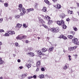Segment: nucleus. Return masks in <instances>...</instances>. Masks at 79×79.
Segmentation results:
<instances>
[{
	"instance_id": "6ab92c4d",
	"label": "nucleus",
	"mask_w": 79,
	"mask_h": 79,
	"mask_svg": "<svg viewBox=\"0 0 79 79\" xmlns=\"http://www.w3.org/2000/svg\"><path fill=\"white\" fill-rule=\"evenodd\" d=\"M53 49H54V47H50L49 48V50L50 51H52Z\"/></svg>"
},
{
	"instance_id": "e2e57ef3",
	"label": "nucleus",
	"mask_w": 79,
	"mask_h": 79,
	"mask_svg": "<svg viewBox=\"0 0 79 79\" xmlns=\"http://www.w3.org/2000/svg\"><path fill=\"white\" fill-rule=\"evenodd\" d=\"M2 2V0H0V2Z\"/></svg>"
},
{
	"instance_id": "a18cd8bd",
	"label": "nucleus",
	"mask_w": 79,
	"mask_h": 79,
	"mask_svg": "<svg viewBox=\"0 0 79 79\" xmlns=\"http://www.w3.org/2000/svg\"><path fill=\"white\" fill-rule=\"evenodd\" d=\"M31 53V52H28L27 53V55H30Z\"/></svg>"
},
{
	"instance_id": "a19ab883",
	"label": "nucleus",
	"mask_w": 79,
	"mask_h": 79,
	"mask_svg": "<svg viewBox=\"0 0 79 79\" xmlns=\"http://www.w3.org/2000/svg\"><path fill=\"white\" fill-rule=\"evenodd\" d=\"M27 78L28 79H31V78H33V77H32V76H30V77H28Z\"/></svg>"
},
{
	"instance_id": "ddd939ff",
	"label": "nucleus",
	"mask_w": 79,
	"mask_h": 79,
	"mask_svg": "<svg viewBox=\"0 0 79 79\" xmlns=\"http://www.w3.org/2000/svg\"><path fill=\"white\" fill-rule=\"evenodd\" d=\"M39 77L40 79H43L44 77V75L41 74L39 76Z\"/></svg>"
},
{
	"instance_id": "dca6fc26",
	"label": "nucleus",
	"mask_w": 79,
	"mask_h": 79,
	"mask_svg": "<svg viewBox=\"0 0 79 79\" xmlns=\"http://www.w3.org/2000/svg\"><path fill=\"white\" fill-rule=\"evenodd\" d=\"M39 21L41 23H44V20L40 18L39 19Z\"/></svg>"
},
{
	"instance_id": "3c124183",
	"label": "nucleus",
	"mask_w": 79,
	"mask_h": 79,
	"mask_svg": "<svg viewBox=\"0 0 79 79\" xmlns=\"http://www.w3.org/2000/svg\"><path fill=\"white\" fill-rule=\"evenodd\" d=\"M39 70V68H37V69H36V71L37 72H38V71Z\"/></svg>"
},
{
	"instance_id": "5fc2aeb1",
	"label": "nucleus",
	"mask_w": 79,
	"mask_h": 79,
	"mask_svg": "<svg viewBox=\"0 0 79 79\" xmlns=\"http://www.w3.org/2000/svg\"><path fill=\"white\" fill-rule=\"evenodd\" d=\"M19 68H20V69H23V66H20L19 67Z\"/></svg>"
},
{
	"instance_id": "de8ad7c7",
	"label": "nucleus",
	"mask_w": 79,
	"mask_h": 79,
	"mask_svg": "<svg viewBox=\"0 0 79 79\" xmlns=\"http://www.w3.org/2000/svg\"><path fill=\"white\" fill-rule=\"evenodd\" d=\"M45 77H49L48 76V75L47 74L45 75Z\"/></svg>"
},
{
	"instance_id": "9d476101",
	"label": "nucleus",
	"mask_w": 79,
	"mask_h": 79,
	"mask_svg": "<svg viewBox=\"0 0 79 79\" xmlns=\"http://www.w3.org/2000/svg\"><path fill=\"white\" fill-rule=\"evenodd\" d=\"M60 17L61 18H65V14H62L60 15Z\"/></svg>"
},
{
	"instance_id": "603ef678",
	"label": "nucleus",
	"mask_w": 79,
	"mask_h": 79,
	"mask_svg": "<svg viewBox=\"0 0 79 79\" xmlns=\"http://www.w3.org/2000/svg\"><path fill=\"white\" fill-rule=\"evenodd\" d=\"M35 8H37V4H35Z\"/></svg>"
},
{
	"instance_id": "4c0bfd02",
	"label": "nucleus",
	"mask_w": 79,
	"mask_h": 79,
	"mask_svg": "<svg viewBox=\"0 0 79 79\" xmlns=\"http://www.w3.org/2000/svg\"><path fill=\"white\" fill-rule=\"evenodd\" d=\"M72 48H73V50H75V49L77 48V46H75L73 47H72Z\"/></svg>"
},
{
	"instance_id": "c03bdc74",
	"label": "nucleus",
	"mask_w": 79,
	"mask_h": 79,
	"mask_svg": "<svg viewBox=\"0 0 79 79\" xmlns=\"http://www.w3.org/2000/svg\"><path fill=\"white\" fill-rule=\"evenodd\" d=\"M17 61L18 63H20L21 62V60L20 59H18Z\"/></svg>"
},
{
	"instance_id": "09e8293b",
	"label": "nucleus",
	"mask_w": 79,
	"mask_h": 79,
	"mask_svg": "<svg viewBox=\"0 0 79 79\" xmlns=\"http://www.w3.org/2000/svg\"><path fill=\"white\" fill-rule=\"evenodd\" d=\"M33 77H34V78H35H35H36V77H37V76H36V75H34L33 76Z\"/></svg>"
},
{
	"instance_id": "774afa93",
	"label": "nucleus",
	"mask_w": 79,
	"mask_h": 79,
	"mask_svg": "<svg viewBox=\"0 0 79 79\" xmlns=\"http://www.w3.org/2000/svg\"><path fill=\"white\" fill-rule=\"evenodd\" d=\"M78 15L79 16V12L78 13Z\"/></svg>"
},
{
	"instance_id": "39448f33",
	"label": "nucleus",
	"mask_w": 79,
	"mask_h": 79,
	"mask_svg": "<svg viewBox=\"0 0 79 79\" xmlns=\"http://www.w3.org/2000/svg\"><path fill=\"white\" fill-rule=\"evenodd\" d=\"M27 37L25 35H19L18 37L17 38V39H19L20 40H22V39H24Z\"/></svg>"
},
{
	"instance_id": "20e7f679",
	"label": "nucleus",
	"mask_w": 79,
	"mask_h": 79,
	"mask_svg": "<svg viewBox=\"0 0 79 79\" xmlns=\"http://www.w3.org/2000/svg\"><path fill=\"white\" fill-rule=\"evenodd\" d=\"M15 32L13 31H8L7 33H6L5 34V36H9L10 35L15 34Z\"/></svg>"
},
{
	"instance_id": "412c9836",
	"label": "nucleus",
	"mask_w": 79,
	"mask_h": 79,
	"mask_svg": "<svg viewBox=\"0 0 79 79\" xmlns=\"http://www.w3.org/2000/svg\"><path fill=\"white\" fill-rule=\"evenodd\" d=\"M61 6L60 5V4H58L57 5L56 8H57L58 9H60V8H61Z\"/></svg>"
},
{
	"instance_id": "052dcab7",
	"label": "nucleus",
	"mask_w": 79,
	"mask_h": 79,
	"mask_svg": "<svg viewBox=\"0 0 79 79\" xmlns=\"http://www.w3.org/2000/svg\"><path fill=\"white\" fill-rule=\"evenodd\" d=\"M0 79H3V78H2V77H0Z\"/></svg>"
},
{
	"instance_id": "6e6d98bb",
	"label": "nucleus",
	"mask_w": 79,
	"mask_h": 79,
	"mask_svg": "<svg viewBox=\"0 0 79 79\" xmlns=\"http://www.w3.org/2000/svg\"><path fill=\"white\" fill-rule=\"evenodd\" d=\"M2 42H0V45H2Z\"/></svg>"
},
{
	"instance_id": "37998d69",
	"label": "nucleus",
	"mask_w": 79,
	"mask_h": 79,
	"mask_svg": "<svg viewBox=\"0 0 79 79\" xmlns=\"http://www.w3.org/2000/svg\"><path fill=\"white\" fill-rule=\"evenodd\" d=\"M66 20L67 21H70V19L69 18H68L66 19Z\"/></svg>"
},
{
	"instance_id": "4468645a",
	"label": "nucleus",
	"mask_w": 79,
	"mask_h": 79,
	"mask_svg": "<svg viewBox=\"0 0 79 79\" xmlns=\"http://www.w3.org/2000/svg\"><path fill=\"white\" fill-rule=\"evenodd\" d=\"M31 50H32V47L28 48L27 50H26V51H27V52H28V51H31Z\"/></svg>"
},
{
	"instance_id": "393cba45",
	"label": "nucleus",
	"mask_w": 79,
	"mask_h": 79,
	"mask_svg": "<svg viewBox=\"0 0 79 79\" xmlns=\"http://www.w3.org/2000/svg\"><path fill=\"white\" fill-rule=\"evenodd\" d=\"M67 68H68V66H67L66 65H65V66H64L63 68V69H65V70Z\"/></svg>"
},
{
	"instance_id": "423d86ee",
	"label": "nucleus",
	"mask_w": 79,
	"mask_h": 79,
	"mask_svg": "<svg viewBox=\"0 0 79 79\" xmlns=\"http://www.w3.org/2000/svg\"><path fill=\"white\" fill-rule=\"evenodd\" d=\"M73 40L75 45H79V42L77 41V39L74 38V39H73Z\"/></svg>"
},
{
	"instance_id": "49530a36",
	"label": "nucleus",
	"mask_w": 79,
	"mask_h": 79,
	"mask_svg": "<svg viewBox=\"0 0 79 79\" xmlns=\"http://www.w3.org/2000/svg\"><path fill=\"white\" fill-rule=\"evenodd\" d=\"M21 77H23V78H24V77H25V76L24 75L23 76V74L21 76Z\"/></svg>"
},
{
	"instance_id": "c9c22d12",
	"label": "nucleus",
	"mask_w": 79,
	"mask_h": 79,
	"mask_svg": "<svg viewBox=\"0 0 79 79\" xmlns=\"http://www.w3.org/2000/svg\"><path fill=\"white\" fill-rule=\"evenodd\" d=\"M5 31H4V30L3 29H0V32H4Z\"/></svg>"
},
{
	"instance_id": "c85d7f7f",
	"label": "nucleus",
	"mask_w": 79,
	"mask_h": 79,
	"mask_svg": "<svg viewBox=\"0 0 79 79\" xmlns=\"http://www.w3.org/2000/svg\"><path fill=\"white\" fill-rule=\"evenodd\" d=\"M30 56H31V57H32L34 56V54L32 53V52H31V53H30Z\"/></svg>"
},
{
	"instance_id": "b1692460",
	"label": "nucleus",
	"mask_w": 79,
	"mask_h": 79,
	"mask_svg": "<svg viewBox=\"0 0 79 79\" xmlns=\"http://www.w3.org/2000/svg\"><path fill=\"white\" fill-rule=\"evenodd\" d=\"M4 6L5 7H7L8 6V4L7 3H4Z\"/></svg>"
},
{
	"instance_id": "f03ea898",
	"label": "nucleus",
	"mask_w": 79,
	"mask_h": 79,
	"mask_svg": "<svg viewBox=\"0 0 79 79\" xmlns=\"http://www.w3.org/2000/svg\"><path fill=\"white\" fill-rule=\"evenodd\" d=\"M57 24L59 25V26H63V28L64 29H65L66 27H67L66 26V25H65L64 21L63 20H61L60 21H58L57 22Z\"/></svg>"
},
{
	"instance_id": "f257e3e1",
	"label": "nucleus",
	"mask_w": 79,
	"mask_h": 79,
	"mask_svg": "<svg viewBox=\"0 0 79 79\" xmlns=\"http://www.w3.org/2000/svg\"><path fill=\"white\" fill-rule=\"evenodd\" d=\"M19 7L18 8V10H19V11L21 12V10L22 11L20 14V16H23V15L26 13V10L24 8L22 7L23 5L21 4H19Z\"/></svg>"
},
{
	"instance_id": "4d7b16f0",
	"label": "nucleus",
	"mask_w": 79,
	"mask_h": 79,
	"mask_svg": "<svg viewBox=\"0 0 79 79\" xmlns=\"http://www.w3.org/2000/svg\"><path fill=\"white\" fill-rule=\"evenodd\" d=\"M69 61H71V58H69Z\"/></svg>"
},
{
	"instance_id": "0eeeda50",
	"label": "nucleus",
	"mask_w": 79,
	"mask_h": 79,
	"mask_svg": "<svg viewBox=\"0 0 79 79\" xmlns=\"http://www.w3.org/2000/svg\"><path fill=\"white\" fill-rule=\"evenodd\" d=\"M50 31H52L53 33H56V32H58V29H55L52 28L50 29Z\"/></svg>"
},
{
	"instance_id": "69168bd1",
	"label": "nucleus",
	"mask_w": 79,
	"mask_h": 79,
	"mask_svg": "<svg viewBox=\"0 0 79 79\" xmlns=\"http://www.w3.org/2000/svg\"><path fill=\"white\" fill-rule=\"evenodd\" d=\"M2 49L1 47L0 46V50H1V49Z\"/></svg>"
},
{
	"instance_id": "79ce46f5",
	"label": "nucleus",
	"mask_w": 79,
	"mask_h": 79,
	"mask_svg": "<svg viewBox=\"0 0 79 79\" xmlns=\"http://www.w3.org/2000/svg\"><path fill=\"white\" fill-rule=\"evenodd\" d=\"M27 73H25L24 74H23V76H24L25 77H26V76H27Z\"/></svg>"
},
{
	"instance_id": "bb28decb",
	"label": "nucleus",
	"mask_w": 79,
	"mask_h": 79,
	"mask_svg": "<svg viewBox=\"0 0 79 79\" xmlns=\"http://www.w3.org/2000/svg\"><path fill=\"white\" fill-rule=\"evenodd\" d=\"M70 33L71 34H72L73 35H75V32L74 31H72L70 32Z\"/></svg>"
},
{
	"instance_id": "a878e982",
	"label": "nucleus",
	"mask_w": 79,
	"mask_h": 79,
	"mask_svg": "<svg viewBox=\"0 0 79 79\" xmlns=\"http://www.w3.org/2000/svg\"><path fill=\"white\" fill-rule=\"evenodd\" d=\"M38 53H40V55H43V53H42V51H41L40 50L39 51H38Z\"/></svg>"
},
{
	"instance_id": "aec40b11",
	"label": "nucleus",
	"mask_w": 79,
	"mask_h": 79,
	"mask_svg": "<svg viewBox=\"0 0 79 79\" xmlns=\"http://www.w3.org/2000/svg\"><path fill=\"white\" fill-rule=\"evenodd\" d=\"M73 11H71L70 10H69V11H68V14H70L71 15H72V14H73Z\"/></svg>"
},
{
	"instance_id": "0e129e2a",
	"label": "nucleus",
	"mask_w": 79,
	"mask_h": 79,
	"mask_svg": "<svg viewBox=\"0 0 79 79\" xmlns=\"http://www.w3.org/2000/svg\"><path fill=\"white\" fill-rule=\"evenodd\" d=\"M38 39H40V37H38Z\"/></svg>"
},
{
	"instance_id": "1a4fd4ad",
	"label": "nucleus",
	"mask_w": 79,
	"mask_h": 79,
	"mask_svg": "<svg viewBox=\"0 0 79 79\" xmlns=\"http://www.w3.org/2000/svg\"><path fill=\"white\" fill-rule=\"evenodd\" d=\"M40 61H37V64H36V66L37 67H40Z\"/></svg>"
},
{
	"instance_id": "a211bd4d",
	"label": "nucleus",
	"mask_w": 79,
	"mask_h": 79,
	"mask_svg": "<svg viewBox=\"0 0 79 79\" xmlns=\"http://www.w3.org/2000/svg\"><path fill=\"white\" fill-rule=\"evenodd\" d=\"M27 10L28 12H30V11H34V9H27Z\"/></svg>"
},
{
	"instance_id": "13d9d810",
	"label": "nucleus",
	"mask_w": 79,
	"mask_h": 79,
	"mask_svg": "<svg viewBox=\"0 0 79 79\" xmlns=\"http://www.w3.org/2000/svg\"><path fill=\"white\" fill-rule=\"evenodd\" d=\"M68 57H69V58H71V56L69 55V56H68Z\"/></svg>"
},
{
	"instance_id": "4be33fe9",
	"label": "nucleus",
	"mask_w": 79,
	"mask_h": 79,
	"mask_svg": "<svg viewBox=\"0 0 79 79\" xmlns=\"http://www.w3.org/2000/svg\"><path fill=\"white\" fill-rule=\"evenodd\" d=\"M61 38H62L63 39H64V40L67 39V37L66 36H64L63 35H62H62Z\"/></svg>"
},
{
	"instance_id": "72a5a7b5",
	"label": "nucleus",
	"mask_w": 79,
	"mask_h": 79,
	"mask_svg": "<svg viewBox=\"0 0 79 79\" xmlns=\"http://www.w3.org/2000/svg\"><path fill=\"white\" fill-rule=\"evenodd\" d=\"M3 19L2 18H1L0 19V23H2V22H3Z\"/></svg>"
},
{
	"instance_id": "9b49d317",
	"label": "nucleus",
	"mask_w": 79,
	"mask_h": 79,
	"mask_svg": "<svg viewBox=\"0 0 79 79\" xmlns=\"http://www.w3.org/2000/svg\"><path fill=\"white\" fill-rule=\"evenodd\" d=\"M14 17L15 19H17L19 18L20 16L19 15H16Z\"/></svg>"
},
{
	"instance_id": "f704fd0d",
	"label": "nucleus",
	"mask_w": 79,
	"mask_h": 79,
	"mask_svg": "<svg viewBox=\"0 0 79 79\" xmlns=\"http://www.w3.org/2000/svg\"><path fill=\"white\" fill-rule=\"evenodd\" d=\"M23 26L24 27H25V28H26L27 27V26H26V24L24 23L23 25Z\"/></svg>"
},
{
	"instance_id": "5701e85b",
	"label": "nucleus",
	"mask_w": 79,
	"mask_h": 79,
	"mask_svg": "<svg viewBox=\"0 0 79 79\" xmlns=\"http://www.w3.org/2000/svg\"><path fill=\"white\" fill-rule=\"evenodd\" d=\"M44 2L45 3H46L48 5V4L50 3V2H49L48 0H44Z\"/></svg>"
},
{
	"instance_id": "680f3d73",
	"label": "nucleus",
	"mask_w": 79,
	"mask_h": 79,
	"mask_svg": "<svg viewBox=\"0 0 79 79\" xmlns=\"http://www.w3.org/2000/svg\"><path fill=\"white\" fill-rule=\"evenodd\" d=\"M2 15H1V14H0V17L1 16H2Z\"/></svg>"
},
{
	"instance_id": "8fccbe9b",
	"label": "nucleus",
	"mask_w": 79,
	"mask_h": 79,
	"mask_svg": "<svg viewBox=\"0 0 79 79\" xmlns=\"http://www.w3.org/2000/svg\"><path fill=\"white\" fill-rule=\"evenodd\" d=\"M26 44H28V43H29V41L28 40H26Z\"/></svg>"
},
{
	"instance_id": "f8f14e48",
	"label": "nucleus",
	"mask_w": 79,
	"mask_h": 79,
	"mask_svg": "<svg viewBox=\"0 0 79 79\" xmlns=\"http://www.w3.org/2000/svg\"><path fill=\"white\" fill-rule=\"evenodd\" d=\"M21 26H22V25L19 23H18L16 26L17 27H18L19 28H20Z\"/></svg>"
},
{
	"instance_id": "6e6552de",
	"label": "nucleus",
	"mask_w": 79,
	"mask_h": 79,
	"mask_svg": "<svg viewBox=\"0 0 79 79\" xmlns=\"http://www.w3.org/2000/svg\"><path fill=\"white\" fill-rule=\"evenodd\" d=\"M47 48H42L41 52L42 53H44V52H47Z\"/></svg>"
},
{
	"instance_id": "cd10ccee",
	"label": "nucleus",
	"mask_w": 79,
	"mask_h": 79,
	"mask_svg": "<svg viewBox=\"0 0 79 79\" xmlns=\"http://www.w3.org/2000/svg\"><path fill=\"white\" fill-rule=\"evenodd\" d=\"M27 66L28 68V69H29V68H31V65L30 64H27Z\"/></svg>"
},
{
	"instance_id": "bf43d9fd",
	"label": "nucleus",
	"mask_w": 79,
	"mask_h": 79,
	"mask_svg": "<svg viewBox=\"0 0 79 79\" xmlns=\"http://www.w3.org/2000/svg\"><path fill=\"white\" fill-rule=\"evenodd\" d=\"M57 0H52V1H53V2H55V1H56Z\"/></svg>"
},
{
	"instance_id": "338daca9",
	"label": "nucleus",
	"mask_w": 79,
	"mask_h": 79,
	"mask_svg": "<svg viewBox=\"0 0 79 79\" xmlns=\"http://www.w3.org/2000/svg\"><path fill=\"white\" fill-rule=\"evenodd\" d=\"M13 56H15V54H14V55H13Z\"/></svg>"
},
{
	"instance_id": "7ed1b4c3",
	"label": "nucleus",
	"mask_w": 79,
	"mask_h": 79,
	"mask_svg": "<svg viewBox=\"0 0 79 79\" xmlns=\"http://www.w3.org/2000/svg\"><path fill=\"white\" fill-rule=\"evenodd\" d=\"M44 18L45 19H46V20H48V23L49 24H52V23H53V21L50 20V17L47 15H46L45 17H44Z\"/></svg>"
},
{
	"instance_id": "c756f323",
	"label": "nucleus",
	"mask_w": 79,
	"mask_h": 79,
	"mask_svg": "<svg viewBox=\"0 0 79 79\" xmlns=\"http://www.w3.org/2000/svg\"><path fill=\"white\" fill-rule=\"evenodd\" d=\"M69 37L70 39H72V38H73V35H69Z\"/></svg>"
},
{
	"instance_id": "7c9ffc66",
	"label": "nucleus",
	"mask_w": 79,
	"mask_h": 79,
	"mask_svg": "<svg viewBox=\"0 0 79 79\" xmlns=\"http://www.w3.org/2000/svg\"><path fill=\"white\" fill-rule=\"evenodd\" d=\"M41 70L42 72H43V71L44 72V71H45V69H44V68L42 67L41 69Z\"/></svg>"
},
{
	"instance_id": "ea45409f",
	"label": "nucleus",
	"mask_w": 79,
	"mask_h": 79,
	"mask_svg": "<svg viewBox=\"0 0 79 79\" xmlns=\"http://www.w3.org/2000/svg\"><path fill=\"white\" fill-rule=\"evenodd\" d=\"M32 59H30L28 61H29V63H31V62H32Z\"/></svg>"
},
{
	"instance_id": "2f4dec72",
	"label": "nucleus",
	"mask_w": 79,
	"mask_h": 79,
	"mask_svg": "<svg viewBox=\"0 0 79 79\" xmlns=\"http://www.w3.org/2000/svg\"><path fill=\"white\" fill-rule=\"evenodd\" d=\"M15 44V46L16 47H19V45H18V43L16 42Z\"/></svg>"
},
{
	"instance_id": "864d4df0",
	"label": "nucleus",
	"mask_w": 79,
	"mask_h": 79,
	"mask_svg": "<svg viewBox=\"0 0 79 79\" xmlns=\"http://www.w3.org/2000/svg\"><path fill=\"white\" fill-rule=\"evenodd\" d=\"M9 19H10V20L12 19V17H10L9 18Z\"/></svg>"
},
{
	"instance_id": "58836bf2",
	"label": "nucleus",
	"mask_w": 79,
	"mask_h": 79,
	"mask_svg": "<svg viewBox=\"0 0 79 79\" xmlns=\"http://www.w3.org/2000/svg\"><path fill=\"white\" fill-rule=\"evenodd\" d=\"M73 29L75 31H77V28L76 27L74 28Z\"/></svg>"
},
{
	"instance_id": "473e14b6",
	"label": "nucleus",
	"mask_w": 79,
	"mask_h": 79,
	"mask_svg": "<svg viewBox=\"0 0 79 79\" xmlns=\"http://www.w3.org/2000/svg\"><path fill=\"white\" fill-rule=\"evenodd\" d=\"M42 26H44V27H45V28H47V27H48L47 26L43 24Z\"/></svg>"
},
{
	"instance_id": "e433bc0d",
	"label": "nucleus",
	"mask_w": 79,
	"mask_h": 79,
	"mask_svg": "<svg viewBox=\"0 0 79 79\" xmlns=\"http://www.w3.org/2000/svg\"><path fill=\"white\" fill-rule=\"evenodd\" d=\"M70 51H72L73 50H74V49H73V48L71 47L70 48Z\"/></svg>"
},
{
	"instance_id": "f3484780",
	"label": "nucleus",
	"mask_w": 79,
	"mask_h": 79,
	"mask_svg": "<svg viewBox=\"0 0 79 79\" xmlns=\"http://www.w3.org/2000/svg\"><path fill=\"white\" fill-rule=\"evenodd\" d=\"M42 11L44 12L47 11V8L44 7L42 9Z\"/></svg>"
},
{
	"instance_id": "2eb2a0df",
	"label": "nucleus",
	"mask_w": 79,
	"mask_h": 79,
	"mask_svg": "<svg viewBox=\"0 0 79 79\" xmlns=\"http://www.w3.org/2000/svg\"><path fill=\"white\" fill-rule=\"evenodd\" d=\"M3 63V61L2 60V58L0 57V64H2Z\"/></svg>"
}]
</instances>
